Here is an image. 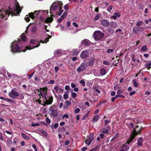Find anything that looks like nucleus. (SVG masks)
Here are the masks:
<instances>
[{
    "label": "nucleus",
    "instance_id": "obj_62",
    "mask_svg": "<svg viewBox=\"0 0 151 151\" xmlns=\"http://www.w3.org/2000/svg\"><path fill=\"white\" fill-rule=\"evenodd\" d=\"M40 12V13H39L40 16H42V15L43 14V13L44 12L43 10H39Z\"/></svg>",
    "mask_w": 151,
    "mask_h": 151
},
{
    "label": "nucleus",
    "instance_id": "obj_50",
    "mask_svg": "<svg viewBox=\"0 0 151 151\" xmlns=\"http://www.w3.org/2000/svg\"><path fill=\"white\" fill-rule=\"evenodd\" d=\"M71 104V102L70 101H66L65 102V104H66L67 106H69Z\"/></svg>",
    "mask_w": 151,
    "mask_h": 151
},
{
    "label": "nucleus",
    "instance_id": "obj_36",
    "mask_svg": "<svg viewBox=\"0 0 151 151\" xmlns=\"http://www.w3.org/2000/svg\"><path fill=\"white\" fill-rule=\"evenodd\" d=\"M89 111H87L86 114L83 116L82 118V119L83 120H84L87 117L88 115L89 114Z\"/></svg>",
    "mask_w": 151,
    "mask_h": 151
},
{
    "label": "nucleus",
    "instance_id": "obj_58",
    "mask_svg": "<svg viewBox=\"0 0 151 151\" xmlns=\"http://www.w3.org/2000/svg\"><path fill=\"white\" fill-rule=\"evenodd\" d=\"M110 18L111 19H116L117 18V17L115 15H114L113 16H111Z\"/></svg>",
    "mask_w": 151,
    "mask_h": 151
},
{
    "label": "nucleus",
    "instance_id": "obj_52",
    "mask_svg": "<svg viewBox=\"0 0 151 151\" xmlns=\"http://www.w3.org/2000/svg\"><path fill=\"white\" fill-rule=\"evenodd\" d=\"M112 8V6H109V7L107 9V10L109 12L111 10Z\"/></svg>",
    "mask_w": 151,
    "mask_h": 151
},
{
    "label": "nucleus",
    "instance_id": "obj_39",
    "mask_svg": "<svg viewBox=\"0 0 151 151\" xmlns=\"http://www.w3.org/2000/svg\"><path fill=\"white\" fill-rule=\"evenodd\" d=\"M116 96L117 98H119V97L124 98L125 97V96H124L120 95V94H117L116 95Z\"/></svg>",
    "mask_w": 151,
    "mask_h": 151
},
{
    "label": "nucleus",
    "instance_id": "obj_40",
    "mask_svg": "<svg viewBox=\"0 0 151 151\" xmlns=\"http://www.w3.org/2000/svg\"><path fill=\"white\" fill-rule=\"evenodd\" d=\"M41 132L45 136H47V133L44 130H42L41 131Z\"/></svg>",
    "mask_w": 151,
    "mask_h": 151
},
{
    "label": "nucleus",
    "instance_id": "obj_60",
    "mask_svg": "<svg viewBox=\"0 0 151 151\" xmlns=\"http://www.w3.org/2000/svg\"><path fill=\"white\" fill-rule=\"evenodd\" d=\"M136 93V92L135 91H132L129 94V95L130 96H132L134 94Z\"/></svg>",
    "mask_w": 151,
    "mask_h": 151
},
{
    "label": "nucleus",
    "instance_id": "obj_61",
    "mask_svg": "<svg viewBox=\"0 0 151 151\" xmlns=\"http://www.w3.org/2000/svg\"><path fill=\"white\" fill-rule=\"evenodd\" d=\"M64 9L65 10H68V4H66L64 6Z\"/></svg>",
    "mask_w": 151,
    "mask_h": 151
},
{
    "label": "nucleus",
    "instance_id": "obj_37",
    "mask_svg": "<svg viewBox=\"0 0 151 151\" xmlns=\"http://www.w3.org/2000/svg\"><path fill=\"white\" fill-rule=\"evenodd\" d=\"M7 143L9 145H12V142L11 140L9 139L7 140Z\"/></svg>",
    "mask_w": 151,
    "mask_h": 151
},
{
    "label": "nucleus",
    "instance_id": "obj_35",
    "mask_svg": "<svg viewBox=\"0 0 151 151\" xmlns=\"http://www.w3.org/2000/svg\"><path fill=\"white\" fill-rule=\"evenodd\" d=\"M69 92L65 91V93L63 95V98L64 99H67L68 98V96L66 93H68Z\"/></svg>",
    "mask_w": 151,
    "mask_h": 151
},
{
    "label": "nucleus",
    "instance_id": "obj_3",
    "mask_svg": "<svg viewBox=\"0 0 151 151\" xmlns=\"http://www.w3.org/2000/svg\"><path fill=\"white\" fill-rule=\"evenodd\" d=\"M40 93L38 94L40 96L41 95L43 98L45 99L47 96V88L46 87L43 88H40Z\"/></svg>",
    "mask_w": 151,
    "mask_h": 151
},
{
    "label": "nucleus",
    "instance_id": "obj_64",
    "mask_svg": "<svg viewBox=\"0 0 151 151\" xmlns=\"http://www.w3.org/2000/svg\"><path fill=\"white\" fill-rule=\"evenodd\" d=\"M71 87L72 88H75L76 86V85L73 83L71 84Z\"/></svg>",
    "mask_w": 151,
    "mask_h": 151
},
{
    "label": "nucleus",
    "instance_id": "obj_30",
    "mask_svg": "<svg viewBox=\"0 0 151 151\" xmlns=\"http://www.w3.org/2000/svg\"><path fill=\"white\" fill-rule=\"evenodd\" d=\"M21 38L22 40L24 42H25L26 41L27 39L26 37L24 35V34H22L21 36Z\"/></svg>",
    "mask_w": 151,
    "mask_h": 151
},
{
    "label": "nucleus",
    "instance_id": "obj_10",
    "mask_svg": "<svg viewBox=\"0 0 151 151\" xmlns=\"http://www.w3.org/2000/svg\"><path fill=\"white\" fill-rule=\"evenodd\" d=\"M34 12H32L28 14L29 16L31 19H33L35 17H36L40 16L39 13H40L39 11H34Z\"/></svg>",
    "mask_w": 151,
    "mask_h": 151
},
{
    "label": "nucleus",
    "instance_id": "obj_1",
    "mask_svg": "<svg viewBox=\"0 0 151 151\" xmlns=\"http://www.w3.org/2000/svg\"><path fill=\"white\" fill-rule=\"evenodd\" d=\"M22 9L19 5L16 4L14 7L11 9L9 8L8 11L2 9L0 10V17L4 18V20H6L10 14L12 16H17L19 15Z\"/></svg>",
    "mask_w": 151,
    "mask_h": 151
},
{
    "label": "nucleus",
    "instance_id": "obj_13",
    "mask_svg": "<svg viewBox=\"0 0 151 151\" xmlns=\"http://www.w3.org/2000/svg\"><path fill=\"white\" fill-rule=\"evenodd\" d=\"M88 55V51L87 50L83 51L81 53V57L82 59L86 58Z\"/></svg>",
    "mask_w": 151,
    "mask_h": 151
},
{
    "label": "nucleus",
    "instance_id": "obj_41",
    "mask_svg": "<svg viewBox=\"0 0 151 151\" xmlns=\"http://www.w3.org/2000/svg\"><path fill=\"white\" fill-rule=\"evenodd\" d=\"M71 92V95L72 97L74 98L77 95L76 93L73 92L72 91Z\"/></svg>",
    "mask_w": 151,
    "mask_h": 151
},
{
    "label": "nucleus",
    "instance_id": "obj_45",
    "mask_svg": "<svg viewBox=\"0 0 151 151\" xmlns=\"http://www.w3.org/2000/svg\"><path fill=\"white\" fill-rule=\"evenodd\" d=\"M25 20L27 22H29L30 20V18L28 17V15H27L26 16V17L25 18Z\"/></svg>",
    "mask_w": 151,
    "mask_h": 151
},
{
    "label": "nucleus",
    "instance_id": "obj_16",
    "mask_svg": "<svg viewBox=\"0 0 151 151\" xmlns=\"http://www.w3.org/2000/svg\"><path fill=\"white\" fill-rule=\"evenodd\" d=\"M89 41L87 39H85L83 40L81 42V44L83 46H87L89 45Z\"/></svg>",
    "mask_w": 151,
    "mask_h": 151
},
{
    "label": "nucleus",
    "instance_id": "obj_63",
    "mask_svg": "<svg viewBox=\"0 0 151 151\" xmlns=\"http://www.w3.org/2000/svg\"><path fill=\"white\" fill-rule=\"evenodd\" d=\"M59 68V67L57 66L55 67L54 68L55 71L56 72H57L58 71Z\"/></svg>",
    "mask_w": 151,
    "mask_h": 151
},
{
    "label": "nucleus",
    "instance_id": "obj_27",
    "mask_svg": "<svg viewBox=\"0 0 151 151\" xmlns=\"http://www.w3.org/2000/svg\"><path fill=\"white\" fill-rule=\"evenodd\" d=\"M147 50V45L142 46L140 50L142 51H145Z\"/></svg>",
    "mask_w": 151,
    "mask_h": 151
},
{
    "label": "nucleus",
    "instance_id": "obj_8",
    "mask_svg": "<svg viewBox=\"0 0 151 151\" xmlns=\"http://www.w3.org/2000/svg\"><path fill=\"white\" fill-rule=\"evenodd\" d=\"M9 95L10 98L15 99L17 98V97L19 96V94L18 92L14 90L13 89H12L11 92L9 93Z\"/></svg>",
    "mask_w": 151,
    "mask_h": 151
},
{
    "label": "nucleus",
    "instance_id": "obj_19",
    "mask_svg": "<svg viewBox=\"0 0 151 151\" xmlns=\"http://www.w3.org/2000/svg\"><path fill=\"white\" fill-rule=\"evenodd\" d=\"M143 141V138L141 137L139 138L137 140V142L138 143V145L140 146H142V143Z\"/></svg>",
    "mask_w": 151,
    "mask_h": 151
},
{
    "label": "nucleus",
    "instance_id": "obj_22",
    "mask_svg": "<svg viewBox=\"0 0 151 151\" xmlns=\"http://www.w3.org/2000/svg\"><path fill=\"white\" fill-rule=\"evenodd\" d=\"M101 132L103 133L106 134H108L109 133V130L108 127H107L101 130Z\"/></svg>",
    "mask_w": 151,
    "mask_h": 151
},
{
    "label": "nucleus",
    "instance_id": "obj_12",
    "mask_svg": "<svg viewBox=\"0 0 151 151\" xmlns=\"http://www.w3.org/2000/svg\"><path fill=\"white\" fill-rule=\"evenodd\" d=\"M101 24L104 27H108L109 24V22L106 19H103L101 21Z\"/></svg>",
    "mask_w": 151,
    "mask_h": 151
},
{
    "label": "nucleus",
    "instance_id": "obj_46",
    "mask_svg": "<svg viewBox=\"0 0 151 151\" xmlns=\"http://www.w3.org/2000/svg\"><path fill=\"white\" fill-rule=\"evenodd\" d=\"M113 51V50L112 49H109L107 50V52L108 53H109L111 52H112Z\"/></svg>",
    "mask_w": 151,
    "mask_h": 151
},
{
    "label": "nucleus",
    "instance_id": "obj_57",
    "mask_svg": "<svg viewBox=\"0 0 151 151\" xmlns=\"http://www.w3.org/2000/svg\"><path fill=\"white\" fill-rule=\"evenodd\" d=\"M99 136H100V137L102 139H103L105 137L104 134H99Z\"/></svg>",
    "mask_w": 151,
    "mask_h": 151
},
{
    "label": "nucleus",
    "instance_id": "obj_9",
    "mask_svg": "<svg viewBox=\"0 0 151 151\" xmlns=\"http://www.w3.org/2000/svg\"><path fill=\"white\" fill-rule=\"evenodd\" d=\"M144 30V27H136L133 28V32L135 34H137L138 32L142 31Z\"/></svg>",
    "mask_w": 151,
    "mask_h": 151
},
{
    "label": "nucleus",
    "instance_id": "obj_23",
    "mask_svg": "<svg viewBox=\"0 0 151 151\" xmlns=\"http://www.w3.org/2000/svg\"><path fill=\"white\" fill-rule=\"evenodd\" d=\"M21 135L22 137L25 139L27 140H29V138L28 137L26 134L24 133H22L21 134Z\"/></svg>",
    "mask_w": 151,
    "mask_h": 151
},
{
    "label": "nucleus",
    "instance_id": "obj_47",
    "mask_svg": "<svg viewBox=\"0 0 151 151\" xmlns=\"http://www.w3.org/2000/svg\"><path fill=\"white\" fill-rule=\"evenodd\" d=\"M80 111V109L79 108L76 109L74 111V112L75 113H77L79 112Z\"/></svg>",
    "mask_w": 151,
    "mask_h": 151
},
{
    "label": "nucleus",
    "instance_id": "obj_7",
    "mask_svg": "<svg viewBox=\"0 0 151 151\" xmlns=\"http://www.w3.org/2000/svg\"><path fill=\"white\" fill-rule=\"evenodd\" d=\"M87 67V64L86 62L82 63L80 65L79 68L77 69V71L78 73H80L85 70Z\"/></svg>",
    "mask_w": 151,
    "mask_h": 151
},
{
    "label": "nucleus",
    "instance_id": "obj_26",
    "mask_svg": "<svg viewBox=\"0 0 151 151\" xmlns=\"http://www.w3.org/2000/svg\"><path fill=\"white\" fill-rule=\"evenodd\" d=\"M101 74L102 75H105L106 73V70L105 69L102 68L101 69L100 71Z\"/></svg>",
    "mask_w": 151,
    "mask_h": 151
},
{
    "label": "nucleus",
    "instance_id": "obj_4",
    "mask_svg": "<svg viewBox=\"0 0 151 151\" xmlns=\"http://www.w3.org/2000/svg\"><path fill=\"white\" fill-rule=\"evenodd\" d=\"M94 38L96 40H99L101 39L104 36L103 33L100 31H95L93 33Z\"/></svg>",
    "mask_w": 151,
    "mask_h": 151
},
{
    "label": "nucleus",
    "instance_id": "obj_59",
    "mask_svg": "<svg viewBox=\"0 0 151 151\" xmlns=\"http://www.w3.org/2000/svg\"><path fill=\"white\" fill-rule=\"evenodd\" d=\"M58 123H56L54 124L53 127H54V128L56 129L57 128V127H58Z\"/></svg>",
    "mask_w": 151,
    "mask_h": 151
},
{
    "label": "nucleus",
    "instance_id": "obj_18",
    "mask_svg": "<svg viewBox=\"0 0 151 151\" xmlns=\"http://www.w3.org/2000/svg\"><path fill=\"white\" fill-rule=\"evenodd\" d=\"M45 101L47 104H51L52 102V97H51L50 98H48V99L47 98V97L46 98H45Z\"/></svg>",
    "mask_w": 151,
    "mask_h": 151
},
{
    "label": "nucleus",
    "instance_id": "obj_38",
    "mask_svg": "<svg viewBox=\"0 0 151 151\" xmlns=\"http://www.w3.org/2000/svg\"><path fill=\"white\" fill-rule=\"evenodd\" d=\"M94 63L93 60L92 59L90 60L88 62V65L90 66L92 65Z\"/></svg>",
    "mask_w": 151,
    "mask_h": 151
},
{
    "label": "nucleus",
    "instance_id": "obj_34",
    "mask_svg": "<svg viewBox=\"0 0 151 151\" xmlns=\"http://www.w3.org/2000/svg\"><path fill=\"white\" fill-rule=\"evenodd\" d=\"M59 11L58 12H57V14L59 15L60 16L61 15V14L63 13V10L62 9H61V7L59 8Z\"/></svg>",
    "mask_w": 151,
    "mask_h": 151
},
{
    "label": "nucleus",
    "instance_id": "obj_44",
    "mask_svg": "<svg viewBox=\"0 0 151 151\" xmlns=\"http://www.w3.org/2000/svg\"><path fill=\"white\" fill-rule=\"evenodd\" d=\"M114 15H115L116 17H119L120 16V14L119 12H116L114 14Z\"/></svg>",
    "mask_w": 151,
    "mask_h": 151
},
{
    "label": "nucleus",
    "instance_id": "obj_54",
    "mask_svg": "<svg viewBox=\"0 0 151 151\" xmlns=\"http://www.w3.org/2000/svg\"><path fill=\"white\" fill-rule=\"evenodd\" d=\"M110 122V121L109 120H106L105 121V125H106L108 124Z\"/></svg>",
    "mask_w": 151,
    "mask_h": 151
},
{
    "label": "nucleus",
    "instance_id": "obj_24",
    "mask_svg": "<svg viewBox=\"0 0 151 151\" xmlns=\"http://www.w3.org/2000/svg\"><path fill=\"white\" fill-rule=\"evenodd\" d=\"M53 20V19L52 17H47V19L45 20V22L47 23L51 22Z\"/></svg>",
    "mask_w": 151,
    "mask_h": 151
},
{
    "label": "nucleus",
    "instance_id": "obj_32",
    "mask_svg": "<svg viewBox=\"0 0 151 151\" xmlns=\"http://www.w3.org/2000/svg\"><path fill=\"white\" fill-rule=\"evenodd\" d=\"M111 26L113 28H116V27H117V23L116 22H111Z\"/></svg>",
    "mask_w": 151,
    "mask_h": 151
},
{
    "label": "nucleus",
    "instance_id": "obj_15",
    "mask_svg": "<svg viewBox=\"0 0 151 151\" xmlns=\"http://www.w3.org/2000/svg\"><path fill=\"white\" fill-rule=\"evenodd\" d=\"M67 13L66 12H65L63 15L61 16L60 18L58 19L57 20V21L58 22H60L62 20L66 17Z\"/></svg>",
    "mask_w": 151,
    "mask_h": 151
},
{
    "label": "nucleus",
    "instance_id": "obj_6",
    "mask_svg": "<svg viewBox=\"0 0 151 151\" xmlns=\"http://www.w3.org/2000/svg\"><path fill=\"white\" fill-rule=\"evenodd\" d=\"M30 42L32 44H35L36 45H35L32 47L31 46H30L29 47L28 46H26V47L27 49H31L35 47H37L40 45V42H38L37 41L36 42V40L35 39H33L30 40Z\"/></svg>",
    "mask_w": 151,
    "mask_h": 151
},
{
    "label": "nucleus",
    "instance_id": "obj_53",
    "mask_svg": "<svg viewBox=\"0 0 151 151\" xmlns=\"http://www.w3.org/2000/svg\"><path fill=\"white\" fill-rule=\"evenodd\" d=\"M123 91L122 90H119L117 91V94H120L122 93L123 92Z\"/></svg>",
    "mask_w": 151,
    "mask_h": 151
},
{
    "label": "nucleus",
    "instance_id": "obj_33",
    "mask_svg": "<svg viewBox=\"0 0 151 151\" xmlns=\"http://www.w3.org/2000/svg\"><path fill=\"white\" fill-rule=\"evenodd\" d=\"M133 83L135 87H137L138 86V85L137 83L136 80L135 79H134L133 81Z\"/></svg>",
    "mask_w": 151,
    "mask_h": 151
},
{
    "label": "nucleus",
    "instance_id": "obj_28",
    "mask_svg": "<svg viewBox=\"0 0 151 151\" xmlns=\"http://www.w3.org/2000/svg\"><path fill=\"white\" fill-rule=\"evenodd\" d=\"M99 116L98 115H96L93 116V121L96 122L98 120L99 118Z\"/></svg>",
    "mask_w": 151,
    "mask_h": 151
},
{
    "label": "nucleus",
    "instance_id": "obj_29",
    "mask_svg": "<svg viewBox=\"0 0 151 151\" xmlns=\"http://www.w3.org/2000/svg\"><path fill=\"white\" fill-rule=\"evenodd\" d=\"M134 138V136H133V135H132L130 137V139L127 141V143L128 144H130V143L133 140V139Z\"/></svg>",
    "mask_w": 151,
    "mask_h": 151
},
{
    "label": "nucleus",
    "instance_id": "obj_21",
    "mask_svg": "<svg viewBox=\"0 0 151 151\" xmlns=\"http://www.w3.org/2000/svg\"><path fill=\"white\" fill-rule=\"evenodd\" d=\"M62 54V51L60 50H57L54 52V54L55 56L60 55Z\"/></svg>",
    "mask_w": 151,
    "mask_h": 151
},
{
    "label": "nucleus",
    "instance_id": "obj_49",
    "mask_svg": "<svg viewBox=\"0 0 151 151\" xmlns=\"http://www.w3.org/2000/svg\"><path fill=\"white\" fill-rule=\"evenodd\" d=\"M59 87L58 86L54 87V89L55 90L56 92H58V90H59Z\"/></svg>",
    "mask_w": 151,
    "mask_h": 151
},
{
    "label": "nucleus",
    "instance_id": "obj_51",
    "mask_svg": "<svg viewBox=\"0 0 151 151\" xmlns=\"http://www.w3.org/2000/svg\"><path fill=\"white\" fill-rule=\"evenodd\" d=\"M80 82L83 85V86H85V82L84 80H82L80 81Z\"/></svg>",
    "mask_w": 151,
    "mask_h": 151
},
{
    "label": "nucleus",
    "instance_id": "obj_48",
    "mask_svg": "<svg viewBox=\"0 0 151 151\" xmlns=\"http://www.w3.org/2000/svg\"><path fill=\"white\" fill-rule=\"evenodd\" d=\"M55 81L54 80H51L48 82L49 84H53L55 83Z\"/></svg>",
    "mask_w": 151,
    "mask_h": 151
},
{
    "label": "nucleus",
    "instance_id": "obj_42",
    "mask_svg": "<svg viewBox=\"0 0 151 151\" xmlns=\"http://www.w3.org/2000/svg\"><path fill=\"white\" fill-rule=\"evenodd\" d=\"M100 17V16L99 15H97L94 19V21H96L98 20Z\"/></svg>",
    "mask_w": 151,
    "mask_h": 151
},
{
    "label": "nucleus",
    "instance_id": "obj_43",
    "mask_svg": "<svg viewBox=\"0 0 151 151\" xmlns=\"http://www.w3.org/2000/svg\"><path fill=\"white\" fill-rule=\"evenodd\" d=\"M143 23V22L142 21H139L137 23L136 25L137 27H139V26L141 25Z\"/></svg>",
    "mask_w": 151,
    "mask_h": 151
},
{
    "label": "nucleus",
    "instance_id": "obj_2",
    "mask_svg": "<svg viewBox=\"0 0 151 151\" xmlns=\"http://www.w3.org/2000/svg\"><path fill=\"white\" fill-rule=\"evenodd\" d=\"M11 51L13 52H25L26 50L24 51L20 49V47L19 45L17 43L13 42L11 46Z\"/></svg>",
    "mask_w": 151,
    "mask_h": 151
},
{
    "label": "nucleus",
    "instance_id": "obj_20",
    "mask_svg": "<svg viewBox=\"0 0 151 151\" xmlns=\"http://www.w3.org/2000/svg\"><path fill=\"white\" fill-rule=\"evenodd\" d=\"M37 30V27L36 26H34L32 27L30 29V31L33 33H35Z\"/></svg>",
    "mask_w": 151,
    "mask_h": 151
},
{
    "label": "nucleus",
    "instance_id": "obj_5",
    "mask_svg": "<svg viewBox=\"0 0 151 151\" xmlns=\"http://www.w3.org/2000/svg\"><path fill=\"white\" fill-rule=\"evenodd\" d=\"M63 6V4H60L59 2L57 3H53L50 7V13L52 14V10L56 11L58 8L61 7Z\"/></svg>",
    "mask_w": 151,
    "mask_h": 151
},
{
    "label": "nucleus",
    "instance_id": "obj_25",
    "mask_svg": "<svg viewBox=\"0 0 151 151\" xmlns=\"http://www.w3.org/2000/svg\"><path fill=\"white\" fill-rule=\"evenodd\" d=\"M122 148H124L123 149L124 151H127L129 149V147L127 146L125 143L123 145V146L122 147Z\"/></svg>",
    "mask_w": 151,
    "mask_h": 151
},
{
    "label": "nucleus",
    "instance_id": "obj_17",
    "mask_svg": "<svg viewBox=\"0 0 151 151\" xmlns=\"http://www.w3.org/2000/svg\"><path fill=\"white\" fill-rule=\"evenodd\" d=\"M141 130V129H139L138 131H137V132L135 129L134 128L132 135L134 136V137H135L137 135L139 134H140Z\"/></svg>",
    "mask_w": 151,
    "mask_h": 151
},
{
    "label": "nucleus",
    "instance_id": "obj_31",
    "mask_svg": "<svg viewBox=\"0 0 151 151\" xmlns=\"http://www.w3.org/2000/svg\"><path fill=\"white\" fill-rule=\"evenodd\" d=\"M118 138L117 136H115L112 138L111 140V142L112 143L114 144L115 143V141L116 139Z\"/></svg>",
    "mask_w": 151,
    "mask_h": 151
},
{
    "label": "nucleus",
    "instance_id": "obj_56",
    "mask_svg": "<svg viewBox=\"0 0 151 151\" xmlns=\"http://www.w3.org/2000/svg\"><path fill=\"white\" fill-rule=\"evenodd\" d=\"M46 122L47 123H50L51 122L50 120L47 117L46 118Z\"/></svg>",
    "mask_w": 151,
    "mask_h": 151
},
{
    "label": "nucleus",
    "instance_id": "obj_11",
    "mask_svg": "<svg viewBox=\"0 0 151 151\" xmlns=\"http://www.w3.org/2000/svg\"><path fill=\"white\" fill-rule=\"evenodd\" d=\"M94 138V135L93 134H91L85 140L86 144L88 145H89L93 140Z\"/></svg>",
    "mask_w": 151,
    "mask_h": 151
},
{
    "label": "nucleus",
    "instance_id": "obj_55",
    "mask_svg": "<svg viewBox=\"0 0 151 151\" xmlns=\"http://www.w3.org/2000/svg\"><path fill=\"white\" fill-rule=\"evenodd\" d=\"M87 149V147H83L81 149L82 151H86Z\"/></svg>",
    "mask_w": 151,
    "mask_h": 151
},
{
    "label": "nucleus",
    "instance_id": "obj_14",
    "mask_svg": "<svg viewBox=\"0 0 151 151\" xmlns=\"http://www.w3.org/2000/svg\"><path fill=\"white\" fill-rule=\"evenodd\" d=\"M50 110L51 111V114L50 115L54 117H56L58 115V112L57 111L56 109H50Z\"/></svg>",
    "mask_w": 151,
    "mask_h": 151
}]
</instances>
